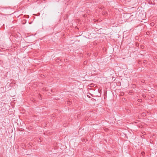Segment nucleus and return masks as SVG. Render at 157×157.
<instances>
[{
	"label": "nucleus",
	"instance_id": "obj_4",
	"mask_svg": "<svg viewBox=\"0 0 157 157\" xmlns=\"http://www.w3.org/2000/svg\"><path fill=\"white\" fill-rule=\"evenodd\" d=\"M106 13H105V12H104V14H103V15H105V14H106Z\"/></svg>",
	"mask_w": 157,
	"mask_h": 157
},
{
	"label": "nucleus",
	"instance_id": "obj_1",
	"mask_svg": "<svg viewBox=\"0 0 157 157\" xmlns=\"http://www.w3.org/2000/svg\"><path fill=\"white\" fill-rule=\"evenodd\" d=\"M138 101L139 102H140L142 101V99H139L138 100Z\"/></svg>",
	"mask_w": 157,
	"mask_h": 157
},
{
	"label": "nucleus",
	"instance_id": "obj_5",
	"mask_svg": "<svg viewBox=\"0 0 157 157\" xmlns=\"http://www.w3.org/2000/svg\"><path fill=\"white\" fill-rule=\"evenodd\" d=\"M124 100H125V98H124Z\"/></svg>",
	"mask_w": 157,
	"mask_h": 157
},
{
	"label": "nucleus",
	"instance_id": "obj_2",
	"mask_svg": "<svg viewBox=\"0 0 157 157\" xmlns=\"http://www.w3.org/2000/svg\"><path fill=\"white\" fill-rule=\"evenodd\" d=\"M142 115L143 116H145L146 115V114H145V113H142Z\"/></svg>",
	"mask_w": 157,
	"mask_h": 157
},
{
	"label": "nucleus",
	"instance_id": "obj_6",
	"mask_svg": "<svg viewBox=\"0 0 157 157\" xmlns=\"http://www.w3.org/2000/svg\"><path fill=\"white\" fill-rule=\"evenodd\" d=\"M124 100H125V98H124Z\"/></svg>",
	"mask_w": 157,
	"mask_h": 157
},
{
	"label": "nucleus",
	"instance_id": "obj_3",
	"mask_svg": "<svg viewBox=\"0 0 157 157\" xmlns=\"http://www.w3.org/2000/svg\"><path fill=\"white\" fill-rule=\"evenodd\" d=\"M87 97H89V98H90V97L89 95H87Z\"/></svg>",
	"mask_w": 157,
	"mask_h": 157
}]
</instances>
